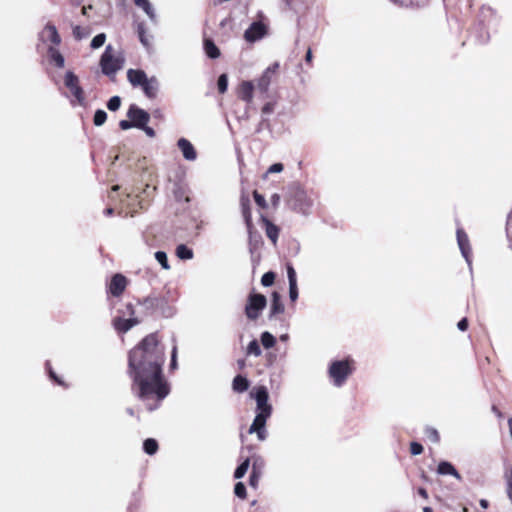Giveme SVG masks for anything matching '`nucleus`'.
I'll return each mask as SVG.
<instances>
[{
	"label": "nucleus",
	"mask_w": 512,
	"mask_h": 512,
	"mask_svg": "<svg viewBox=\"0 0 512 512\" xmlns=\"http://www.w3.org/2000/svg\"><path fill=\"white\" fill-rule=\"evenodd\" d=\"M113 213H114V209H113V208H111V207H108V208H106V209L104 210V214H105L106 216H111V215H113Z\"/></svg>",
	"instance_id": "69168bd1"
},
{
	"label": "nucleus",
	"mask_w": 512,
	"mask_h": 512,
	"mask_svg": "<svg viewBox=\"0 0 512 512\" xmlns=\"http://www.w3.org/2000/svg\"><path fill=\"white\" fill-rule=\"evenodd\" d=\"M119 127L122 130H128V129L134 127V124H133L132 120H121L119 122Z\"/></svg>",
	"instance_id": "5fc2aeb1"
},
{
	"label": "nucleus",
	"mask_w": 512,
	"mask_h": 512,
	"mask_svg": "<svg viewBox=\"0 0 512 512\" xmlns=\"http://www.w3.org/2000/svg\"><path fill=\"white\" fill-rule=\"evenodd\" d=\"M261 344L264 348L269 349L276 344V338L268 331H265L260 336Z\"/></svg>",
	"instance_id": "c9c22d12"
},
{
	"label": "nucleus",
	"mask_w": 512,
	"mask_h": 512,
	"mask_svg": "<svg viewBox=\"0 0 512 512\" xmlns=\"http://www.w3.org/2000/svg\"><path fill=\"white\" fill-rule=\"evenodd\" d=\"M250 466V459L246 458L241 464L237 466V468L234 471V478L235 479H241L246 474L248 468Z\"/></svg>",
	"instance_id": "4c0bfd02"
},
{
	"label": "nucleus",
	"mask_w": 512,
	"mask_h": 512,
	"mask_svg": "<svg viewBox=\"0 0 512 512\" xmlns=\"http://www.w3.org/2000/svg\"><path fill=\"white\" fill-rule=\"evenodd\" d=\"M240 206L242 210V216L244 218L247 229L250 231L252 227V214L250 208V199L247 195H242L240 199Z\"/></svg>",
	"instance_id": "4be33fe9"
},
{
	"label": "nucleus",
	"mask_w": 512,
	"mask_h": 512,
	"mask_svg": "<svg viewBox=\"0 0 512 512\" xmlns=\"http://www.w3.org/2000/svg\"><path fill=\"white\" fill-rule=\"evenodd\" d=\"M47 37L48 40H50L53 44L58 45L61 42L60 35L55 27V25L48 23L43 32L42 37Z\"/></svg>",
	"instance_id": "bb28decb"
},
{
	"label": "nucleus",
	"mask_w": 512,
	"mask_h": 512,
	"mask_svg": "<svg viewBox=\"0 0 512 512\" xmlns=\"http://www.w3.org/2000/svg\"><path fill=\"white\" fill-rule=\"evenodd\" d=\"M217 87H218V91L221 94H223V93H225L227 91V89H228V76L226 74H221L218 77Z\"/></svg>",
	"instance_id": "a18cd8bd"
},
{
	"label": "nucleus",
	"mask_w": 512,
	"mask_h": 512,
	"mask_svg": "<svg viewBox=\"0 0 512 512\" xmlns=\"http://www.w3.org/2000/svg\"><path fill=\"white\" fill-rule=\"evenodd\" d=\"M144 95L149 99H154L159 90V81L155 76L148 78L141 86Z\"/></svg>",
	"instance_id": "aec40b11"
},
{
	"label": "nucleus",
	"mask_w": 512,
	"mask_h": 512,
	"mask_svg": "<svg viewBox=\"0 0 512 512\" xmlns=\"http://www.w3.org/2000/svg\"><path fill=\"white\" fill-rule=\"evenodd\" d=\"M140 129L143 130L148 137L153 138L155 136L154 129L147 126V124L143 128H140Z\"/></svg>",
	"instance_id": "13d9d810"
},
{
	"label": "nucleus",
	"mask_w": 512,
	"mask_h": 512,
	"mask_svg": "<svg viewBox=\"0 0 512 512\" xmlns=\"http://www.w3.org/2000/svg\"><path fill=\"white\" fill-rule=\"evenodd\" d=\"M134 3L146 13L151 22H157L156 12L149 0H134Z\"/></svg>",
	"instance_id": "393cba45"
},
{
	"label": "nucleus",
	"mask_w": 512,
	"mask_h": 512,
	"mask_svg": "<svg viewBox=\"0 0 512 512\" xmlns=\"http://www.w3.org/2000/svg\"><path fill=\"white\" fill-rule=\"evenodd\" d=\"M418 494L423 497L424 499H427L428 498V493H427V490L423 487H419L418 490H417Z\"/></svg>",
	"instance_id": "052dcab7"
},
{
	"label": "nucleus",
	"mask_w": 512,
	"mask_h": 512,
	"mask_svg": "<svg viewBox=\"0 0 512 512\" xmlns=\"http://www.w3.org/2000/svg\"><path fill=\"white\" fill-rule=\"evenodd\" d=\"M123 59L113 55V48L107 45L100 59L102 73L106 76H113L123 67Z\"/></svg>",
	"instance_id": "423d86ee"
},
{
	"label": "nucleus",
	"mask_w": 512,
	"mask_h": 512,
	"mask_svg": "<svg viewBox=\"0 0 512 512\" xmlns=\"http://www.w3.org/2000/svg\"><path fill=\"white\" fill-rule=\"evenodd\" d=\"M165 347L156 333L147 335L128 355V374L133 380L132 391L148 411L156 410L169 394L162 373Z\"/></svg>",
	"instance_id": "f257e3e1"
},
{
	"label": "nucleus",
	"mask_w": 512,
	"mask_h": 512,
	"mask_svg": "<svg viewBox=\"0 0 512 512\" xmlns=\"http://www.w3.org/2000/svg\"><path fill=\"white\" fill-rule=\"evenodd\" d=\"M267 305V299L263 294L251 292L248 295L247 303L245 305V315L249 320H256L259 318L261 312Z\"/></svg>",
	"instance_id": "0eeeda50"
},
{
	"label": "nucleus",
	"mask_w": 512,
	"mask_h": 512,
	"mask_svg": "<svg viewBox=\"0 0 512 512\" xmlns=\"http://www.w3.org/2000/svg\"><path fill=\"white\" fill-rule=\"evenodd\" d=\"M283 312H284V305L281 301V297L277 292H274L272 294L269 318L272 319L276 315L281 314Z\"/></svg>",
	"instance_id": "a878e982"
},
{
	"label": "nucleus",
	"mask_w": 512,
	"mask_h": 512,
	"mask_svg": "<svg viewBox=\"0 0 512 512\" xmlns=\"http://www.w3.org/2000/svg\"><path fill=\"white\" fill-rule=\"evenodd\" d=\"M271 202H272L273 206H277L279 204V202H280V195L276 194V193L273 194L271 196Z\"/></svg>",
	"instance_id": "bf43d9fd"
},
{
	"label": "nucleus",
	"mask_w": 512,
	"mask_h": 512,
	"mask_svg": "<svg viewBox=\"0 0 512 512\" xmlns=\"http://www.w3.org/2000/svg\"><path fill=\"white\" fill-rule=\"evenodd\" d=\"M48 56L50 58V61L55 64L58 68H63L65 65V59L63 55L59 52L58 49L54 47H49L48 50Z\"/></svg>",
	"instance_id": "7c9ffc66"
},
{
	"label": "nucleus",
	"mask_w": 512,
	"mask_h": 512,
	"mask_svg": "<svg viewBox=\"0 0 512 512\" xmlns=\"http://www.w3.org/2000/svg\"><path fill=\"white\" fill-rule=\"evenodd\" d=\"M509 435L512 440V417L508 419Z\"/></svg>",
	"instance_id": "774afa93"
},
{
	"label": "nucleus",
	"mask_w": 512,
	"mask_h": 512,
	"mask_svg": "<svg viewBox=\"0 0 512 512\" xmlns=\"http://www.w3.org/2000/svg\"><path fill=\"white\" fill-rule=\"evenodd\" d=\"M64 85L67 89H69L71 95L74 97V100H71V104L84 106L85 94L82 87L80 86L78 76L72 71H67L64 76Z\"/></svg>",
	"instance_id": "6e6552de"
},
{
	"label": "nucleus",
	"mask_w": 512,
	"mask_h": 512,
	"mask_svg": "<svg viewBox=\"0 0 512 512\" xmlns=\"http://www.w3.org/2000/svg\"><path fill=\"white\" fill-rule=\"evenodd\" d=\"M274 281H275V273L272 271H268V272L264 273L261 277V284L264 287L272 286Z\"/></svg>",
	"instance_id": "c03bdc74"
},
{
	"label": "nucleus",
	"mask_w": 512,
	"mask_h": 512,
	"mask_svg": "<svg viewBox=\"0 0 512 512\" xmlns=\"http://www.w3.org/2000/svg\"><path fill=\"white\" fill-rule=\"evenodd\" d=\"M287 278L289 283V298L292 302L298 299L297 275L292 265L287 266Z\"/></svg>",
	"instance_id": "a211bd4d"
},
{
	"label": "nucleus",
	"mask_w": 512,
	"mask_h": 512,
	"mask_svg": "<svg viewBox=\"0 0 512 512\" xmlns=\"http://www.w3.org/2000/svg\"><path fill=\"white\" fill-rule=\"evenodd\" d=\"M262 220L266 226L267 237L275 245L277 243L278 236H279V228L265 217H263Z\"/></svg>",
	"instance_id": "c85d7f7f"
},
{
	"label": "nucleus",
	"mask_w": 512,
	"mask_h": 512,
	"mask_svg": "<svg viewBox=\"0 0 512 512\" xmlns=\"http://www.w3.org/2000/svg\"><path fill=\"white\" fill-rule=\"evenodd\" d=\"M156 190L155 187H151L149 184L146 185V187L143 189L142 193L150 195L151 192H154Z\"/></svg>",
	"instance_id": "680f3d73"
},
{
	"label": "nucleus",
	"mask_w": 512,
	"mask_h": 512,
	"mask_svg": "<svg viewBox=\"0 0 512 512\" xmlns=\"http://www.w3.org/2000/svg\"><path fill=\"white\" fill-rule=\"evenodd\" d=\"M143 450L148 455H154L158 450V443L153 438H147L143 442Z\"/></svg>",
	"instance_id": "f704fd0d"
},
{
	"label": "nucleus",
	"mask_w": 512,
	"mask_h": 512,
	"mask_svg": "<svg viewBox=\"0 0 512 512\" xmlns=\"http://www.w3.org/2000/svg\"><path fill=\"white\" fill-rule=\"evenodd\" d=\"M437 473L440 475H451L460 480L461 476L456 468L448 461H441L437 467Z\"/></svg>",
	"instance_id": "b1692460"
},
{
	"label": "nucleus",
	"mask_w": 512,
	"mask_h": 512,
	"mask_svg": "<svg viewBox=\"0 0 512 512\" xmlns=\"http://www.w3.org/2000/svg\"><path fill=\"white\" fill-rule=\"evenodd\" d=\"M492 411L498 418L503 417L502 412L496 406H492Z\"/></svg>",
	"instance_id": "e2e57ef3"
},
{
	"label": "nucleus",
	"mask_w": 512,
	"mask_h": 512,
	"mask_svg": "<svg viewBox=\"0 0 512 512\" xmlns=\"http://www.w3.org/2000/svg\"><path fill=\"white\" fill-rule=\"evenodd\" d=\"M270 416H264L256 414L251 426L249 427V433H256L259 441H264L267 438L266 422Z\"/></svg>",
	"instance_id": "2eb2a0df"
},
{
	"label": "nucleus",
	"mask_w": 512,
	"mask_h": 512,
	"mask_svg": "<svg viewBox=\"0 0 512 512\" xmlns=\"http://www.w3.org/2000/svg\"><path fill=\"white\" fill-rule=\"evenodd\" d=\"M289 204L294 211L308 214L312 206V201L308 198L307 193L303 189L296 188L292 192Z\"/></svg>",
	"instance_id": "1a4fd4ad"
},
{
	"label": "nucleus",
	"mask_w": 512,
	"mask_h": 512,
	"mask_svg": "<svg viewBox=\"0 0 512 512\" xmlns=\"http://www.w3.org/2000/svg\"><path fill=\"white\" fill-rule=\"evenodd\" d=\"M349 359L332 361L328 368V375L335 387H342L348 377L353 373Z\"/></svg>",
	"instance_id": "39448f33"
},
{
	"label": "nucleus",
	"mask_w": 512,
	"mask_h": 512,
	"mask_svg": "<svg viewBox=\"0 0 512 512\" xmlns=\"http://www.w3.org/2000/svg\"><path fill=\"white\" fill-rule=\"evenodd\" d=\"M139 198L140 195H136L135 197H133L130 193H127L125 195V198L121 200L123 205H125L129 209L127 213H130L131 216H133L137 212V208L134 207V202H137V206L140 209L144 208V204L142 200H139Z\"/></svg>",
	"instance_id": "5701e85b"
},
{
	"label": "nucleus",
	"mask_w": 512,
	"mask_h": 512,
	"mask_svg": "<svg viewBox=\"0 0 512 512\" xmlns=\"http://www.w3.org/2000/svg\"><path fill=\"white\" fill-rule=\"evenodd\" d=\"M508 247L512 250V234L507 232Z\"/></svg>",
	"instance_id": "338daca9"
},
{
	"label": "nucleus",
	"mask_w": 512,
	"mask_h": 512,
	"mask_svg": "<svg viewBox=\"0 0 512 512\" xmlns=\"http://www.w3.org/2000/svg\"><path fill=\"white\" fill-rule=\"evenodd\" d=\"M175 254L180 260H191L194 257L193 250L186 244H179L175 249Z\"/></svg>",
	"instance_id": "c756f323"
},
{
	"label": "nucleus",
	"mask_w": 512,
	"mask_h": 512,
	"mask_svg": "<svg viewBox=\"0 0 512 512\" xmlns=\"http://www.w3.org/2000/svg\"><path fill=\"white\" fill-rule=\"evenodd\" d=\"M118 315L112 320L113 328L121 334L127 333L134 326L142 321L141 310L136 311L132 303H127L123 308L117 310Z\"/></svg>",
	"instance_id": "7ed1b4c3"
},
{
	"label": "nucleus",
	"mask_w": 512,
	"mask_h": 512,
	"mask_svg": "<svg viewBox=\"0 0 512 512\" xmlns=\"http://www.w3.org/2000/svg\"><path fill=\"white\" fill-rule=\"evenodd\" d=\"M46 367H47L50 379L53 380L54 382H56L58 385H64L63 381L56 375V373L51 368L49 362L46 363Z\"/></svg>",
	"instance_id": "3c124183"
},
{
	"label": "nucleus",
	"mask_w": 512,
	"mask_h": 512,
	"mask_svg": "<svg viewBox=\"0 0 512 512\" xmlns=\"http://www.w3.org/2000/svg\"><path fill=\"white\" fill-rule=\"evenodd\" d=\"M457 327L460 331H465L468 328V320L466 318H462L458 324Z\"/></svg>",
	"instance_id": "4d7b16f0"
},
{
	"label": "nucleus",
	"mask_w": 512,
	"mask_h": 512,
	"mask_svg": "<svg viewBox=\"0 0 512 512\" xmlns=\"http://www.w3.org/2000/svg\"><path fill=\"white\" fill-rule=\"evenodd\" d=\"M423 452V446L419 442H411L410 453L414 456L420 455Z\"/></svg>",
	"instance_id": "09e8293b"
},
{
	"label": "nucleus",
	"mask_w": 512,
	"mask_h": 512,
	"mask_svg": "<svg viewBox=\"0 0 512 512\" xmlns=\"http://www.w3.org/2000/svg\"><path fill=\"white\" fill-rule=\"evenodd\" d=\"M456 237H457V244H458L459 250L461 252V255L465 259L470 272H472V258H471L472 250H471V245H470L468 235L462 228H458L456 231Z\"/></svg>",
	"instance_id": "9b49d317"
},
{
	"label": "nucleus",
	"mask_w": 512,
	"mask_h": 512,
	"mask_svg": "<svg viewBox=\"0 0 512 512\" xmlns=\"http://www.w3.org/2000/svg\"><path fill=\"white\" fill-rule=\"evenodd\" d=\"M121 106V98L119 96L111 97L107 102V108L110 111H117Z\"/></svg>",
	"instance_id": "de8ad7c7"
},
{
	"label": "nucleus",
	"mask_w": 512,
	"mask_h": 512,
	"mask_svg": "<svg viewBox=\"0 0 512 512\" xmlns=\"http://www.w3.org/2000/svg\"><path fill=\"white\" fill-rule=\"evenodd\" d=\"M143 317L162 316L171 318L175 315L176 309L170 304L166 296H147L142 300H138Z\"/></svg>",
	"instance_id": "f03ea898"
},
{
	"label": "nucleus",
	"mask_w": 512,
	"mask_h": 512,
	"mask_svg": "<svg viewBox=\"0 0 512 512\" xmlns=\"http://www.w3.org/2000/svg\"><path fill=\"white\" fill-rule=\"evenodd\" d=\"M274 110V105L273 103L271 102H268L266 103L263 107H262V113L263 114H271Z\"/></svg>",
	"instance_id": "6e6d98bb"
},
{
	"label": "nucleus",
	"mask_w": 512,
	"mask_h": 512,
	"mask_svg": "<svg viewBox=\"0 0 512 512\" xmlns=\"http://www.w3.org/2000/svg\"><path fill=\"white\" fill-rule=\"evenodd\" d=\"M177 366V346L174 345L171 351L170 369L175 370Z\"/></svg>",
	"instance_id": "603ef678"
},
{
	"label": "nucleus",
	"mask_w": 512,
	"mask_h": 512,
	"mask_svg": "<svg viewBox=\"0 0 512 512\" xmlns=\"http://www.w3.org/2000/svg\"><path fill=\"white\" fill-rule=\"evenodd\" d=\"M279 68V63L274 62L272 65L267 67L263 74L260 76V78L257 80V89L261 93H267L269 86L271 84V80L273 75L276 74L277 70Z\"/></svg>",
	"instance_id": "4468645a"
},
{
	"label": "nucleus",
	"mask_w": 512,
	"mask_h": 512,
	"mask_svg": "<svg viewBox=\"0 0 512 512\" xmlns=\"http://www.w3.org/2000/svg\"><path fill=\"white\" fill-rule=\"evenodd\" d=\"M261 477L260 465L257 466V462L254 461L252 464V470L249 476V484L256 488Z\"/></svg>",
	"instance_id": "473e14b6"
},
{
	"label": "nucleus",
	"mask_w": 512,
	"mask_h": 512,
	"mask_svg": "<svg viewBox=\"0 0 512 512\" xmlns=\"http://www.w3.org/2000/svg\"><path fill=\"white\" fill-rule=\"evenodd\" d=\"M137 33H138L139 41L141 42V44L145 48L148 49L151 46V42H150L149 37L146 34V27H145L144 23H139L137 25Z\"/></svg>",
	"instance_id": "72a5a7b5"
},
{
	"label": "nucleus",
	"mask_w": 512,
	"mask_h": 512,
	"mask_svg": "<svg viewBox=\"0 0 512 512\" xmlns=\"http://www.w3.org/2000/svg\"><path fill=\"white\" fill-rule=\"evenodd\" d=\"M246 352H247V355H253L255 357H258L261 355L262 350L260 348V344L258 343V341L256 339H253L252 341L249 342Z\"/></svg>",
	"instance_id": "58836bf2"
},
{
	"label": "nucleus",
	"mask_w": 512,
	"mask_h": 512,
	"mask_svg": "<svg viewBox=\"0 0 512 512\" xmlns=\"http://www.w3.org/2000/svg\"><path fill=\"white\" fill-rule=\"evenodd\" d=\"M107 120V113L103 109H97L94 113L93 123L95 126L103 125Z\"/></svg>",
	"instance_id": "ea45409f"
},
{
	"label": "nucleus",
	"mask_w": 512,
	"mask_h": 512,
	"mask_svg": "<svg viewBox=\"0 0 512 512\" xmlns=\"http://www.w3.org/2000/svg\"><path fill=\"white\" fill-rule=\"evenodd\" d=\"M234 494L240 498L245 499L247 496L246 486L242 482H237L234 486Z\"/></svg>",
	"instance_id": "49530a36"
},
{
	"label": "nucleus",
	"mask_w": 512,
	"mask_h": 512,
	"mask_svg": "<svg viewBox=\"0 0 512 512\" xmlns=\"http://www.w3.org/2000/svg\"><path fill=\"white\" fill-rule=\"evenodd\" d=\"M127 117L132 120L135 128H143L150 121V114L136 104H131L127 111Z\"/></svg>",
	"instance_id": "f8f14e48"
},
{
	"label": "nucleus",
	"mask_w": 512,
	"mask_h": 512,
	"mask_svg": "<svg viewBox=\"0 0 512 512\" xmlns=\"http://www.w3.org/2000/svg\"><path fill=\"white\" fill-rule=\"evenodd\" d=\"M254 83L252 81H243L240 84L238 97L246 103H251L253 99Z\"/></svg>",
	"instance_id": "412c9836"
},
{
	"label": "nucleus",
	"mask_w": 512,
	"mask_h": 512,
	"mask_svg": "<svg viewBox=\"0 0 512 512\" xmlns=\"http://www.w3.org/2000/svg\"><path fill=\"white\" fill-rule=\"evenodd\" d=\"M177 147L181 151L183 157L187 161H195L197 159V152L193 144L186 138H180L177 141Z\"/></svg>",
	"instance_id": "f3484780"
},
{
	"label": "nucleus",
	"mask_w": 512,
	"mask_h": 512,
	"mask_svg": "<svg viewBox=\"0 0 512 512\" xmlns=\"http://www.w3.org/2000/svg\"><path fill=\"white\" fill-rule=\"evenodd\" d=\"M126 286H127L126 277L122 274L117 273V274L113 275L111 278V281L109 284V292L114 297H119L126 289Z\"/></svg>",
	"instance_id": "dca6fc26"
},
{
	"label": "nucleus",
	"mask_w": 512,
	"mask_h": 512,
	"mask_svg": "<svg viewBox=\"0 0 512 512\" xmlns=\"http://www.w3.org/2000/svg\"><path fill=\"white\" fill-rule=\"evenodd\" d=\"M155 259L157 260V262L161 265V267L164 270H169L170 269V265L168 263V258H167L166 252H164V251H157L155 253Z\"/></svg>",
	"instance_id": "a19ab883"
},
{
	"label": "nucleus",
	"mask_w": 512,
	"mask_h": 512,
	"mask_svg": "<svg viewBox=\"0 0 512 512\" xmlns=\"http://www.w3.org/2000/svg\"><path fill=\"white\" fill-rule=\"evenodd\" d=\"M284 169V166L282 163H274L268 168V173H280Z\"/></svg>",
	"instance_id": "864d4df0"
},
{
	"label": "nucleus",
	"mask_w": 512,
	"mask_h": 512,
	"mask_svg": "<svg viewBox=\"0 0 512 512\" xmlns=\"http://www.w3.org/2000/svg\"><path fill=\"white\" fill-rule=\"evenodd\" d=\"M253 397L256 401V414L271 416L272 405L269 404V393L265 386H259L255 389Z\"/></svg>",
	"instance_id": "9d476101"
},
{
	"label": "nucleus",
	"mask_w": 512,
	"mask_h": 512,
	"mask_svg": "<svg viewBox=\"0 0 512 512\" xmlns=\"http://www.w3.org/2000/svg\"><path fill=\"white\" fill-rule=\"evenodd\" d=\"M500 18L490 6H482L478 14V26L480 33L478 42L484 44L490 39L491 32L498 30Z\"/></svg>",
	"instance_id": "20e7f679"
},
{
	"label": "nucleus",
	"mask_w": 512,
	"mask_h": 512,
	"mask_svg": "<svg viewBox=\"0 0 512 512\" xmlns=\"http://www.w3.org/2000/svg\"><path fill=\"white\" fill-rule=\"evenodd\" d=\"M312 51L311 49L309 48L306 52V55H305V60L306 62H311L312 61Z\"/></svg>",
	"instance_id": "0e129e2a"
},
{
	"label": "nucleus",
	"mask_w": 512,
	"mask_h": 512,
	"mask_svg": "<svg viewBox=\"0 0 512 512\" xmlns=\"http://www.w3.org/2000/svg\"><path fill=\"white\" fill-rule=\"evenodd\" d=\"M91 33V30L88 27H82L80 25L73 26V36L77 40H82L87 38Z\"/></svg>",
	"instance_id": "e433bc0d"
},
{
	"label": "nucleus",
	"mask_w": 512,
	"mask_h": 512,
	"mask_svg": "<svg viewBox=\"0 0 512 512\" xmlns=\"http://www.w3.org/2000/svg\"><path fill=\"white\" fill-rule=\"evenodd\" d=\"M106 41V35L104 33H99L93 37L90 46L92 49H98L104 45Z\"/></svg>",
	"instance_id": "37998d69"
},
{
	"label": "nucleus",
	"mask_w": 512,
	"mask_h": 512,
	"mask_svg": "<svg viewBox=\"0 0 512 512\" xmlns=\"http://www.w3.org/2000/svg\"><path fill=\"white\" fill-rule=\"evenodd\" d=\"M203 45L207 57H209L210 59H217L220 57V50L212 39L205 38Z\"/></svg>",
	"instance_id": "cd10ccee"
},
{
	"label": "nucleus",
	"mask_w": 512,
	"mask_h": 512,
	"mask_svg": "<svg viewBox=\"0 0 512 512\" xmlns=\"http://www.w3.org/2000/svg\"><path fill=\"white\" fill-rule=\"evenodd\" d=\"M232 387L234 391L242 393L249 388V381L246 377L237 375L233 379Z\"/></svg>",
	"instance_id": "2f4dec72"
},
{
	"label": "nucleus",
	"mask_w": 512,
	"mask_h": 512,
	"mask_svg": "<svg viewBox=\"0 0 512 512\" xmlns=\"http://www.w3.org/2000/svg\"><path fill=\"white\" fill-rule=\"evenodd\" d=\"M253 197H254V200H255L256 204L259 207L265 208L267 206V203H266V200H265L264 196L261 195L260 193H258L256 190L253 192Z\"/></svg>",
	"instance_id": "8fccbe9b"
},
{
	"label": "nucleus",
	"mask_w": 512,
	"mask_h": 512,
	"mask_svg": "<svg viewBox=\"0 0 512 512\" xmlns=\"http://www.w3.org/2000/svg\"><path fill=\"white\" fill-rule=\"evenodd\" d=\"M127 79L133 87H141L148 79V76L144 70L129 69L127 71Z\"/></svg>",
	"instance_id": "6ab92c4d"
},
{
	"label": "nucleus",
	"mask_w": 512,
	"mask_h": 512,
	"mask_svg": "<svg viewBox=\"0 0 512 512\" xmlns=\"http://www.w3.org/2000/svg\"><path fill=\"white\" fill-rule=\"evenodd\" d=\"M268 32V27L262 21H254L244 32V39L249 43H254L263 37Z\"/></svg>",
	"instance_id": "ddd939ff"
},
{
	"label": "nucleus",
	"mask_w": 512,
	"mask_h": 512,
	"mask_svg": "<svg viewBox=\"0 0 512 512\" xmlns=\"http://www.w3.org/2000/svg\"><path fill=\"white\" fill-rule=\"evenodd\" d=\"M426 437L432 442V443H438L440 441V435L437 431V429L433 427H426L424 431Z\"/></svg>",
	"instance_id": "79ce46f5"
}]
</instances>
